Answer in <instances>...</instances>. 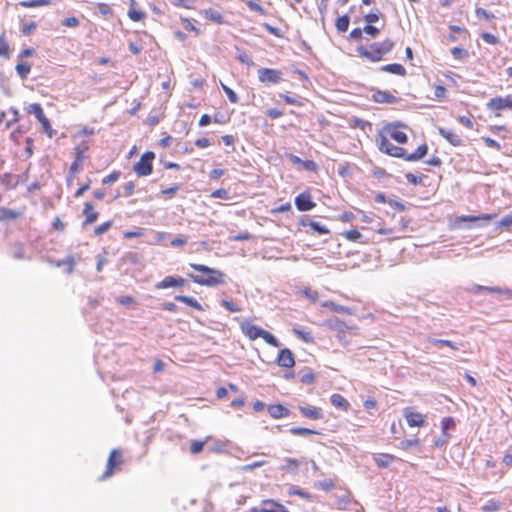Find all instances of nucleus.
I'll list each match as a JSON object with an SVG mask.
<instances>
[{
    "instance_id": "obj_55",
    "label": "nucleus",
    "mask_w": 512,
    "mask_h": 512,
    "mask_svg": "<svg viewBox=\"0 0 512 512\" xmlns=\"http://www.w3.org/2000/svg\"><path fill=\"white\" fill-rule=\"evenodd\" d=\"M182 25L183 27L185 28V30L187 31H191V32H194L195 34L199 35L201 32H200V29H198L194 24L193 22L188 19V18H182Z\"/></svg>"
},
{
    "instance_id": "obj_25",
    "label": "nucleus",
    "mask_w": 512,
    "mask_h": 512,
    "mask_svg": "<svg viewBox=\"0 0 512 512\" xmlns=\"http://www.w3.org/2000/svg\"><path fill=\"white\" fill-rule=\"evenodd\" d=\"M382 72L391 73L398 76H406L407 72L403 65L399 63L386 64L380 67Z\"/></svg>"
},
{
    "instance_id": "obj_13",
    "label": "nucleus",
    "mask_w": 512,
    "mask_h": 512,
    "mask_svg": "<svg viewBox=\"0 0 512 512\" xmlns=\"http://www.w3.org/2000/svg\"><path fill=\"white\" fill-rule=\"evenodd\" d=\"M403 416L409 427H423L426 424L425 416L407 407L403 410Z\"/></svg>"
},
{
    "instance_id": "obj_23",
    "label": "nucleus",
    "mask_w": 512,
    "mask_h": 512,
    "mask_svg": "<svg viewBox=\"0 0 512 512\" xmlns=\"http://www.w3.org/2000/svg\"><path fill=\"white\" fill-rule=\"evenodd\" d=\"M469 290H470V292H472L474 294L480 293L482 291H486V292L494 293V294H508V295H512V291H510L509 289H504V288H501V287H498V286L488 287V286H482V285H474Z\"/></svg>"
},
{
    "instance_id": "obj_26",
    "label": "nucleus",
    "mask_w": 512,
    "mask_h": 512,
    "mask_svg": "<svg viewBox=\"0 0 512 512\" xmlns=\"http://www.w3.org/2000/svg\"><path fill=\"white\" fill-rule=\"evenodd\" d=\"M322 307L328 308L331 311L336 312V313L347 314V315H351L354 312L352 308L336 304L333 301L323 302Z\"/></svg>"
},
{
    "instance_id": "obj_16",
    "label": "nucleus",
    "mask_w": 512,
    "mask_h": 512,
    "mask_svg": "<svg viewBox=\"0 0 512 512\" xmlns=\"http://www.w3.org/2000/svg\"><path fill=\"white\" fill-rule=\"evenodd\" d=\"M371 99L379 104H394L398 101V98L388 90H375Z\"/></svg>"
},
{
    "instance_id": "obj_58",
    "label": "nucleus",
    "mask_w": 512,
    "mask_h": 512,
    "mask_svg": "<svg viewBox=\"0 0 512 512\" xmlns=\"http://www.w3.org/2000/svg\"><path fill=\"white\" fill-rule=\"evenodd\" d=\"M451 54L456 59H464L468 56L467 50L460 48V47H453L451 49Z\"/></svg>"
},
{
    "instance_id": "obj_38",
    "label": "nucleus",
    "mask_w": 512,
    "mask_h": 512,
    "mask_svg": "<svg viewBox=\"0 0 512 512\" xmlns=\"http://www.w3.org/2000/svg\"><path fill=\"white\" fill-rule=\"evenodd\" d=\"M300 466V461L295 458H286L282 469L287 472H295Z\"/></svg>"
},
{
    "instance_id": "obj_24",
    "label": "nucleus",
    "mask_w": 512,
    "mask_h": 512,
    "mask_svg": "<svg viewBox=\"0 0 512 512\" xmlns=\"http://www.w3.org/2000/svg\"><path fill=\"white\" fill-rule=\"evenodd\" d=\"M331 404L339 410L347 412L350 409L349 401L341 394L334 393L330 396Z\"/></svg>"
},
{
    "instance_id": "obj_61",
    "label": "nucleus",
    "mask_w": 512,
    "mask_h": 512,
    "mask_svg": "<svg viewBox=\"0 0 512 512\" xmlns=\"http://www.w3.org/2000/svg\"><path fill=\"white\" fill-rule=\"evenodd\" d=\"M401 448L404 450L410 449L412 447H418L420 445L419 439H407L401 442Z\"/></svg>"
},
{
    "instance_id": "obj_27",
    "label": "nucleus",
    "mask_w": 512,
    "mask_h": 512,
    "mask_svg": "<svg viewBox=\"0 0 512 512\" xmlns=\"http://www.w3.org/2000/svg\"><path fill=\"white\" fill-rule=\"evenodd\" d=\"M496 217V214H481L478 216L463 215L456 218V222H476L479 220L490 221Z\"/></svg>"
},
{
    "instance_id": "obj_11",
    "label": "nucleus",
    "mask_w": 512,
    "mask_h": 512,
    "mask_svg": "<svg viewBox=\"0 0 512 512\" xmlns=\"http://www.w3.org/2000/svg\"><path fill=\"white\" fill-rule=\"evenodd\" d=\"M186 285V280L181 276H166L155 284L157 290L177 288L181 289Z\"/></svg>"
},
{
    "instance_id": "obj_46",
    "label": "nucleus",
    "mask_w": 512,
    "mask_h": 512,
    "mask_svg": "<svg viewBox=\"0 0 512 512\" xmlns=\"http://www.w3.org/2000/svg\"><path fill=\"white\" fill-rule=\"evenodd\" d=\"M480 37L487 44L497 45L500 42V40L497 36H495L494 34L489 33V32H482L480 34Z\"/></svg>"
},
{
    "instance_id": "obj_51",
    "label": "nucleus",
    "mask_w": 512,
    "mask_h": 512,
    "mask_svg": "<svg viewBox=\"0 0 512 512\" xmlns=\"http://www.w3.org/2000/svg\"><path fill=\"white\" fill-rule=\"evenodd\" d=\"M206 441L193 440L190 443V452L192 454H198L202 452Z\"/></svg>"
},
{
    "instance_id": "obj_15",
    "label": "nucleus",
    "mask_w": 512,
    "mask_h": 512,
    "mask_svg": "<svg viewBox=\"0 0 512 512\" xmlns=\"http://www.w3.org/2000/svg\"><path fill=\"white\" fill-rule=\"evenodd\" d=\"M438 132L452 146L460 147L463 145V139L461 134L456 132L455 130L439 127Z\"/></svg>"
},
{
    "instance_id": "obj_32",
    "label": "nucleus",
    "mask_w": 512,
    "mask_h": 512,
    "mask_svg": "<svg viewBox=\"0 0 512 512\" xmlns=\"http://www.w3.org/2000/svg\"><path fill=\"white\" fill-rule=\"evenodd\" d=\"M0 184L5 187V189L10 190L16 187L17 180L10 173H4L0 175Z\"/></svg>"
},
{
    "instance_id": "obj_1",
    "label": "nucleus",
    "mask_w": 512,
    "mask_h": 512,
    "mask_svg": "<svg viewBox=\"0 0 512 512\" xmlns=\"http://www.w3.org/2000/svg\"><path fill=\"white\" fill-rule=\"evenodd\" d=\"M406 129V125L400 122L386 124L379 132L377 137L378 149L381 152L395 158H402L409 162L419 161L428 153V145L426 142H423L421 145H419L417 149L412 153H408L406 149L395 146L390 142V140H394L398 144L406 143L408 140V136L405 131Z\"/></svg>"
},
{
    "instance_id": "obj_29",
    "label": "nucleus",
    "mask_w": 512,
    "mask_h": 512,
    "mask_svg": "<svg viewBox=\"0 0 512 512\" xmlns=\"http://www.w3.org/2000/svg\"><path fill=\"white\" fill-rule=\"evenodd\" d=\"M409 224V220H406L405 218L400 219V226L398 228H379L377 230L378 234L381 235H387V234H393L395 232H405Z\"/></svg>"
},
{
    "instance_id": "obj_10",
    "label": "nucleus",
    "mask_w": 512,
    "mask_h": 512,
    "mask_svg": "<svg viewBox=\"0 0 512 512\" xmlns=\"http://www.w3.org/2000/svg\"><path fill=\"white\" fill-rule=\"evenodd\" d=\"M257 75L262 83L277 84L282 80V72L278 69L260 68Z\"/></svg>"
},
{
    "instance_id": "obj_43",
    "label": "nucleus",
    "mask_w": 512,
    "mask_h": 512,
    "mask_svg": "<svg viewBox=\"0 0 512 512\" xmlns=\"http://www.w3.org/2000/svg\"><path fill=\"white\" fill-rule=\"evenodd\" d=\"M293 333L302 341L310 343L313 341V335L310 331H304L301 329H293Z\"/></svg>"
},
{
    "instance_id": "obj_49",
    "label": "nucleus",
    "mask_w": 512,
    "mask_h": 512,
    "mask_svg": "<svg viewBox=\"0 0 512 512\" xmlns=\"http://www.w3.org/2000/svg\"><path fill=\"white\" fill-rule=\"evenodd\" d=\"M405 178L412 185H420L423 182L424 175L407 173L405 174Z\"/></svg>"
},
{
    "instance_id": "obj_8",
    "label": "nucleus",
    "mask_w": 512,
    "mask_h": 512,
    "mask_svg": "<svg viewBox=\"0 0 512 512\" xmlns=\"http://www.w3.org/2000/svg\"><path fill=\"white\" fill-rule=\"evenodd\" d=\"M486 107L488 110L494 112L495 116H501L502 110H512V94H508L504 97L497 96L491 98L487 103Z\"/></svg>"
},
{
    "instance_id": "obj_54",
    "label": "nucleus",
    "mask_w": 512,
    "mask_h": 512,
    "mask_svg": "<svg viewBox=\"0 0 512 512\" xmlns=\"http://www.w3.org/2000/svg\"><path fill=\"white\" fill-rule=\"evenodd\" d=\"M221 305L227 309L229 312H232V313H235V312H240L241 311V308L240 306H238L236 303H234L233 301L231 300H222L221 301Z\"/></svg>"
},
{
    "instance_id": "obj_47",
    "label": "nucleus",
    "mask_w": 512,
    "mask_h": 512,
    "mask_svg": "<svg viewBox=\"0 0 512 512\" xmlns=\"http://www.w3.org/2000/svg\"><path fill=\"white\" fill-rule=\"evenodd\" d=\"M501 503L496 500H489L485 505L482 506L484 512H496L500 510Z\"/></svg>"
},
{
    "instance_id": "obj_41",
    "label": "nucleus",
    "mask_w": 512,
    "mask_h": 512,
    "mask_svg": "<svg viewBox=\"0 0 512 512\" xmlns=\"http://www.w3.org/2000/svg\"><path fill=\"white\" fill-rule=\"evenodd\" d=\"M57 267L65 266L69 274L73 273L75 268V260L73 257H67L66 259L60 260L56 263Z\"/></svg>"
},
{
    "instance_id": "obj_36",
    "label": "nucleus",
    "mask_w": 512,
    "mask_h": 512,
    "mask_svg": "<svg viewBox=\"0 0 512 512\" xmlns=\"http://www.w3.org/2000/svg\"><path fill=\"white\" fill-rule=\"evenodd\" d=\"M15 69L17 74L21 77V79H26L31 71V65L27 62H19L16 65Z\"/></svg>"
},
{
    "instance_id": "obj_4",
    "label": "nucleus",
    "mask_w": 512,
    "mask_h": 512,
    "mask_svg": "<svg viewBox=\"0 0 512 512\" xmlns=\"http://www.w3.org/2000/svg\"><path fill=\"white\" fill-rule=\"evenodd\" d=\"M241 330L250 340L262 338L267 344L273 347H279L280 345L273 334L247 321L241 324Z\"/></svg>"
},
{
    "instance_id": "obj_57",
    "label": "nucleus",
    "mask_w": 512,
    "mask_h": 512,
    "mask_svg": "<svg viewBox=\"0 0 512 512\" xmlns=\"http://www.w3.org/2000/svg\"><path fill=\"white\" fill-rule=\"evenodd\" d=\"M188 238L185 235H179L171 241V246L174 248H181L187 244Z\"/></svg>"
},
{
    "instance_id": "obj_52",
    "label": "nucleus",
    "mask_w": 512,
    "mask_h": 512,
    "mask_svg": "<svg viewBox=\"0 0 512 512\" xmlns=\"http://www.w3.org/2000/svg\"><path fill=\"white\" fill-rule=\"evenodd\" d=\"M221 87L231 103H233V104L238 103V100H239L238 96L231 88H229L228 86H226L223 83H221Z\"/></svg>"
},
{
    "instance_id": "obj_28",
    "label": "nucleus",
    "mask_w": 512,
    "mask_h": 512,
    "mask_svg": "<svg viewBox=\"0 0 512 512\" xmlns=\"http://www.w3.org/2000/svg\"><path fill=\"white\" fill-rule=\"evenodd\" d=\"M178 302H182L189 307H192L198 311H204V307L193 297L185 295H176L174 298Z\"/></svg>"
},
{
    "instance_id": "obj_3",
    "label": "nucleus",
    "mask_w": 512,
    "mask_h": 512,
    "mask_svg": "<svg viewBox=\"0 0 512 512\" xmlns=\"http://www.w3.org/2000/svg\"><path fill=\"white\" fill-rule=\"evenodd\" d=\"M394 42L391 39H384L381 42H372L367 46H360L357 48V53L360 57L366 58L371 62H379L384 59V56L392 51Z\"/></svg>"
},
{
    "instance_id": "obj_17",
    "label": "nucleus",
    "mask_w": 512,
    "mask_h": 512,
    "mask_svg": "<svg viewBox=\"0 0 512 512\" xmlns=\"http://www.w3.org/2000/svg\"><path fill=\"white\" fill-rule=\"evenodd\" d=\"M276 362L282 368H292L295 365L294 354L290 349L283 348L279 351Z\"/></svg>"
},
{
    "instance_id": "obj_60",
    "label": "nucleus",
    "mask_w": 512,
    "mask_h": 512,
    "mask_svg": "<svg viewBox=\"0 0 512 512\" xmlns=\"http://www.w3.org/2000/svg\"><path fill=\"white\" fill-rule=\"evenodd\" d=\"M246 4L252 11L258 12L261 15L265 14L264 8L258 2L254 0H248Z\"/></svg>"
},
{
    "instance_id": "obj_48",
    "label": "nucleus",
    "mask_w": 512,
    "mask_h": 512,
    "mask_svg": "<svg viewBox=\"0 0 512 512\" xmlns=\"http://www.w3.org/2000/svg\"><path fill=\"white\" fill-rule=\"evenodd\" d=\"M430 343H432L434 346H447L453 350H457L458 349V346L453 343L452 341L450 340H445V339H430L429 340Z\"/></svg>"
},
{
    "instance_id": "obj_39",
    "label": "nucleus",
    "mask_w": 512,
    "mask_h": 512,
    "mask_svg": "<svg viewBox=\"0 0 512 512\" xmlns=\"http://www.w3.org/2000/svg\"><path fill=\"white\" fill-rule=\"evenodd\" d=\"M289 432H290V434H292L294 436H307V435L318 434L317 431L309 429V428H304V427H292V428H290Z\"/></svg>"
},
{
    "instance_id": "obj_19",
    "label": "nucleus",
    "mask_w": 512,
    "mask_h": 512,
    "mask_svg": "<svg viewBox=\"0 0 512 512\" xmlns=\"http://www.w3.org/2000/svg\"><path fill=\"white\" fill-rule=\"evenodd\" d=\"M299 411L301 415L307 419L311 420H320L323 418L324 414L320 407L316 406H299Z\"/></svg>"
},
{
    "instance_id": "obj_22",
    "label": "nucleus",
    "mask_w": 512,
    "mask_h": 512,
    "mask_svg": "<svg viewBox=\"0 0 512 512\" xmlns=\"http://www.w3.org/2000/svg\"><path fill=\"white\" fill-rule=\"evenodd\" d=\"M269 415L274 419H281L288 417L290 411L282 404H271L267 407Z\"/></svg>"
},
{
    "instance_id": "obj_14",
    "label": "nucleus",
    "mask_w": 512,
    "mask_h": 512,
    "mask_svg": "<svg viewBox=\"0 0 512 512\" xmlns=\"http://www.w3.org/2000/svg\"><path fill=\"white\" fill-rule=\"evenodd\" d=\"M295 205L301 212L310 211L316 207V203L312 200L311 194L308 191L302 192L296 196Z\"/></svg>"
},
{
    "instance_id": "obj_59",
    "label": "nucleus",
    "mask_w": 512,
    "mask_h": 512,
    "mask_svg": "<svg viewBox=\"0 0 512 512\" xmlns=\"http://www.w3.org/2000/svg\"><path fill=\"white\" fill-rule=\"evenodd\" d=\"M120 171H113L102 179L103 184L116 182L120 178Z\"/></svg>"
},
{
    "instance_id": "obj_40",
    "label": "nucleus",
    "mask_w": 512,
    "mask_h": 512,
    "mask_svg": "<svg viewBox=\"0 0 512 512\" xmlns=\"http://www.w3.org/2000/svg\"><path fill=\"white\" fill-rule=\"evenodd\" d=\"M345 239L351 242H357L362 238V234L357 229H351L344 231L341 234Z\"/></svg>"
},
{
    "instance_id": "obj_33",
    "label": "nucleus",
    "mask_w": 512,
    "mask_h": 512,
    "mask_svg": "<svg viewBox=\"0 0 512 512\" xmlns=\"http://www.w3.org/2000/svg\"><path fill=\"white\" fill-rule=\"evenodd\" d=\"M51 4H52L51 0H23V1L19 2V5L23 8L49 6Z\"/></svg>"
},
{
    "instance_id": "obj_63",
    "label": "nucleus",
    "mask_w": 512,
    "mask_h": 512,
    "mask_svg": "<svg viewBox=\"0 0 512 512\" xmlns=\"http://www.w3.org/2000/svg\"><path fill=\"white\" fill-rule=\"evenodd\" d=\"M316 379L315 374L309 370L301 375V382L304 384H312Z\"/></svg>"
},
{
    "instance_id": "obj_50",
    "label": "nucleus",
    "mask_w": 512,
    "mask_h": 512,
    "mask_svg": "<svg viewBox=\"0 0 512 512\" xmlns=\"http://www.w3.org/2000/svg\"><path fill=\"white\" fill-rule=\"evenodd\" d=\"M288 494L291 495V496L297 495V496H299V497H301L303 499H307V500H309L311 498V495L308 492L303 491L298 486H292L289 489Z\"/></svg>"
},
{
    "instance_id": "obj_2",
    "label": "nucleus",
    "mask_w": 512,
    "mask_h": 512,
    "mask_svg": "<svg viewBox=\"0 0 512 512\" xmlns=\"http://www.w3.org/2000/svg\"><path fill=\"white\" fill-rule=\"evenodd\" d=\"M189 266L199 272L205 275L203 276H195L190 274L189 278L196 284L201 286H207V287H214L217 285H222L226 283V275L221 270L211 268L209 266L203 265V264H197V263H190Z\"/></svg>"
},
{
    "instance_id": "obj_53",
    "label": "nucleus",
    "mask_w": 512,
    "mask_h": 512,
    "mask_svg": "<svg viewBox=\"0 0 512 512\" xmlns=\"http://www.w3.org/2000/svg\"><path fill=\"white\" fill-rule=\"evenodd\" d=\"M457 121L463 125L464 127L468 128V129H473L474 128V121L472 119V116L471 115H468V116H459L457 118Z\"/></svg>"
},
{
    "instance_id": "obj_20",
    "label": "nucleus",
    "mask_w": 512,
    "mask_h": 512,
    "mask_svg": "<svg viewBox=\"0 0 512 512\" xmlns=\"http://www.w3.org/2000/svg\"><path fill=\"white\" fill-rule=\"evenodd\" d=\"M83 214L85 216V219L82 223L83 227L95 223L99 216V213L94 209V206L90 202H86L84 204Z\"/></svg>"
},
{
    "instance_id": "obj_64",
    "label": "nucleus",
    "mask_w": 512,
    "mask_h": 512,
    "mask_svg": "<svg viewBox=\"0 0 512 512\" xmlns=\"http://www.w3.org/2000/svg\"><path fill=\"white\" fill-rule=\"evenodd\" d=\"M36 27H37L36 22L32 21V22L24 24L21 27V31L24 35L28 36L36 29Z\"/></svg>"
},
{
    "instance_id": "obj_37",
    "label": "nucleus",
    "mask_w": 512,
    "mask_h": 512,
    "mask_svg": "<svg viewBox=\"0 0 512 512\" xmlns=\"http://www.w3.org/2000/svg\"><path fill=\"white\" fill-rule=\"evenodd\" d=\"M475 16L480 19V20H485V21H491V20H494L496 17L495 15L484 9V8H480V7H477L475 9Z\"/></svg>"
},
{
    "instance_id": "obj_42",
    "label": "nucleus",
    "mask_w": 512,
    "mask_h": 512,
    "mask_svg": "<svg viewBox=\"0 0 512 512\" xmlns=\"http://www.w3.org/2000/svg\"><path fill=\"white\" fill-rule=\"evenodd\" d=\"M10 55V47L6 41L5 34L0 35V56L8 58Z\"/></svg>"
},
{
    "instance_id": "obj_21",
    "label": "nucleus",
    "mask_w": 512,
    "mask_h": 512,
    "mask_svg": "<svg viewBox=\"0 0 512 512\" xmlns=\"http://www.w3.org/2000/svg\"><path fill=\"white\" fill-rule=\"evenodd\" d=\"M300 225L303 227H310L314 232L320 234V235H327L330 233L329 228H327L325 225H321L319 222L312 221L307 216L302 217L300 219Z\"/></svg>"
},
{
    "instance_id": "obj_34",
    "label": "nucleus",
    "mask_w": 512,
    "mask_h": 512,
    "mask_svg": "<svg viewBox=\"0 0 512 512\" xmlns=\"http://www.w3.org/2000/svg\"><path fill=\"white\" fill-rule=\"evenodd\" d=\"M129 18L134 22H139L145 19L146 13L140 9H136L132 4L128 11Z\"/></svg>"
},
{
    "instance_id": "obj_12",
    "label": "nucleus",
    "mask_w": 512,
    "mask_h": 512,
    "mask_svg": "<svg viewBox=\"0 0 512 512\" xmlns=\"http://www.w3.org/2000/svg\"><path fill=\"white\" fill-rule=\"evenodd\" d=\"M252 512H289L287 508L274 499H265L260 506L252 508Z\"/></svg>"
},
{
    "instance_id": "obj_44",
    "label": "nucleus",
    "mask_w": 512,
    "mask_h": 512,
    "mask_svg": "<svg viewBox=\"0 0 512 512\" xmlns=\"http://www.w3.org/2000/svg\"><path fill=\"white\" fill-rule=\"evenodd\" d=\"M279 97L288 105H294V106H302L303 102L300 98L292 97L288 94L280 93Z\"/></svg>"
},
{
    "instance_id": "obj_6",
    "label": "nucleus",
    "mask_w": 512,
    "mask_h": 512,
    "mask_svg": "<svg viewBox=\"0 0 512 512\" xmlns=\"http://www.w3.org/2000/svg\"><path fill=\"white\" fill-rule=\"evenodd\" d=\"M154 158L155 154L151 151L143 153L138 162H136L133 167L134 172L139 177L149 176L150 174H152Z\"/></svg>"
},
{
    "instance_id": "obj_9",
    "label": "nucleus",
    "mask_w": 512,
    "mask_h": 512,
    "mask_svg": "<svg viewBox=\"0 0 512 512\" xmlns=\"http://www.w3.org/2000/svg\"><path fill=\"white\" fill-rule=\"evenodd\" d=\"M27 112L35 116L42 126V130L49 136H53V129L49 119L46 117L42 106L39 103L30 104L27 108Z\"/></svg>"
},
{
    "instance_id": "obj_5",
    "label": "nucleus",
    "mask_w": 512,
    "mask_h": 512,
    "mask_svg": "<svg viewBox=\"0 0 512 512\" xmlns=\"http://www.w3.org/2000/svg\"><path fill=\"white\" fill-rule=\"evenodd\" d=\"M90 143L83 142L74 148V160L69 168V177L73 178L82 169L85 159L87 158L86 153L89 150Z\"/></svg>"
},
{
    "instance_id": "obj_35",
    "label": "nucleus",
    "mask_w": 512,
    "mask_h": 512,
    "mask_svg": "<svg viewBox=\"0 0 512 512\" xmlns=\"http://www.w3.org/2000/svg\"><path fill=\"white\" fill-rule=\"evenodd\" d=\"M350 18L348 15H342L336 19L335 26L339 32H346L349 28Z\"/></svg>"
},
{
    "instance_id": "obj_18",
    "label": "nucleus",
    "mask_w": 512,
    "mask_h": 512,
    "mask_svg": "<svg viewBox=\"0 0 512 512\" xmlns=\"http://www.w3.org/2000/svg\"><path fill=\"white\" fill-rule=\"evenodd\" d=\"M202 17L212 23L222 25L225 23V17L221 11L214 8H207L200 11Z\"/></svg>"
},
{
    "instance_id": "obj_30",
    "label": "nucleus",
    "mask_w": 512,
    "mask_h": 512,
    "mask_svg": "<svg viewBox=\"0 0 512 512\" xmlns=\"http://www.w3.org/2000/svg\"><path fill=\"white\" fill-rule=\"evenodd\" d=\"M22 215V212L15 211L6 207H0V221L16 220Z\"/></svg>"
},
{
    "instance_id": "obj_56",
    "label": "nucleus",
    "mask_w": 512,
    "mask_h": 512,
    "mask_svg": "<svg viewBox=\"0 0 512 512\" xmlns=\"http://www.w3.org/2000/svg\"><path fill=\"white\" fill-rule=\"evenodd\" d=\"M112 226V221H106L94 229V235L100 236L107 232Z\"/></svg>"
},
{
    "instance_id": "obj_45",
    "label": "nucleus",
    "mask_w": 512,
    "mask_h": 512,
    "mask_svg": "<svg viewBox=\"0 0 512 512\" xmlns=\"http://www.w3.org/2000/svg\"><path fill=\"white\" fill-rule=\"evenodd\" d=\"M455 421L452 417H445L441 420L442 433L448 436L447 431L455 428Z\"/></svg>"
},
{
    "instance_id": "obj_7",
    "label": "nucleus",
    "mask_w": 512,
    "mask_h": 512,
    "mask_svg": "<svg viewBox=\"0 0 512 512\" xmlns=\"http://www.w3.org/2000/svg\"><path fill=\"white\" fill-rule=\"evenodd\" d=\"M123 464V456L122 452L119 449H113L108 457L106 469L100 480H105L111 477L116 471L120 470L121 465Z\"/></svg>"
},
{
    "instance_id": "obj_62",
    "label": "nucleus",
    "mask_w": 512,
    "mask_h": 512,
    "mask_svg": "<svg viewBox=\"0 0 512 512\" xmlns=\"http://www.w3.org/2000/svg\"><path fill=\"white\" fill-rule=\"evenodd\" d=\"M306 298L312 300V301H317L318 300V297H319V294L317 291L315 290H312L311 288H305L302 290L301 292Z\"/></svg>"
},
{
    "instance_id": "obj_31",
    "label": "nucleus",
    "mask_w": 512,
    "mask_h": 512,
    "mask_svg": "<svg viewBox=\"0 0 512 512\" xmlns=\"http://www.w3.org/2000/svg\"><path fill=\"white\" fill-rule=\"evenodd\" d=\"M394 459L395 457L393 455L382 453L375 457V463L379 468H387L393 463Z\"/></svg>"
}]
</instances>
